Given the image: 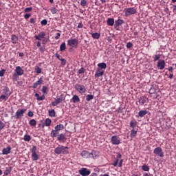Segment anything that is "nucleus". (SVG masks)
I'll return each mask as SVG.
<instances>
[{
	"label": "nucleus",
	"instance_id": "obj_1",
	"mask_svg": "<svg viewBox=\"0 0 176 176\" xmlns=\"http://www.w3.org/2000/svg\"><path fill=\"white\" fill-rule=\"evenodd\" d=\"M54 152L56 155H68V148L64 146H59L54 149Z\"/></svg>",
	"mask_w": 176,
	"mask_h": 176
},
{
	"label": "nucleus",
	"instance_id": "obj_2",
	"mask_svg": "<svg viewBox=\"0 0 176 176\" xmlns=\"http://www.w3.org/2000/svg\"><path fill=\"white\" fill-rule=\"evenodd\" d=\"M126 17L131 16V14H135L137 13V9L135 8H129L124 10Z\"/></svg>",
	"mask_w": 176,
	"mask_h": 176
},
{
	"label": "nucleus",
	"instance_id": "obj_3",
	"mask_svg": "<svg viewBox=\"0 0 176 176\" xmlns=\"http://www.w3.org/2000/svg\"><path fill=\"white\" fill-rule=\"evenodd\" d=\"M75 89L76 91H78L80 94H84V93H86V87H85V85L76 84L75 85Z\"/></svg>",
	"mask_w": 176,
	"mask_h": 176
},
{
	"label": "nucleus",
	"instance_id": "obj_4",
	"mask_svg": "<svg viewBox=\"0 0 176 176\" xmlns=\"http://www.w3.org/2000/svg\"><path fill=\"white\" fill-rule=\"evenodd\" d=\"M79 41L76 38H70L67 41V45L71 47H77Z\"/></svg>",
	"mask_w": 176,
	"mask_h": 176
},
{
	"label": "nucleus",
	"instance_id": "obj_5",
	"mask_svg": "<svg viewBox=\"0 0 176 176\" xmlns=\"http://www.w3.org/2000/svg\"><path fill=\"white\" fill-rule=\"evenodd\" d=\"M25 112H27V109H19L15 113L16 119H19V118H23Z\"/></svg>",
	"mask_w": 176,
	"mask_h": 176
},
{
	"label": "nucleus",
	"instance_id": "obj_6",
	"mask_svg": "<svg viewBox=\"0 0 176 176\" xmlns=\"http://www.w3.org/2000/svg\"><path fill=\"white\" fill-rule=\"evenodd\" d=\"M78 173L82 176H89L90 175L91 171L87 168H82L78 170Z\"/></svg>",
	"mask_w": 176,
	"mask_h": 176
},
{
	"label": "nucleus",
	"instance_id": "obj_7",
	"mask_svg": "<svg viewBox=\"0 0 176 176\" xmlns=\"http://www.w3.org/2000/svg\"><path fill=\"white\" fill-rule=\"evenodd\" d=\"M153 153L157 155V156H160V157H163L164 156V153H163V150L160 147H156Z\"/></svg>",
	"mask_w": 176,
	"mask_h": 176
},
{
	"label": "nucleus",
	"instance_id": "obj_8",
	"mask_svg": "<svg viewBox=\"0 0 176 176\" xmlns=\"http://www.w3.org/2000/svg\"><path fill=\"white\" fill-rule=\"evenodd\" d=\"M111 141L113 145H119V144H120V139L116 135L112 136Z\"/></svg>",
	"mask_w": 176,
	"mask_h": 176
},
{
	"label": "nucleus",
	"instance_id": "obj_9",
	"mask_svg": "<svg viewBox=\"0 0 176 176\" xmlns=\"http://www.w3.org/2000/svg\"><path fill=\"white\" fill-rule=\"evenodd\" d=\"M157 67L158 69H164L166 67V62L164 61V60H159Z\"/></svg>",
	"mask_w": 176,
	"mask_h": 176
},
{
	"label": "nucleus",
	"instance_id": "obj_10",
	"mask_svg": "<svg viewBox=\"0 0 176 176\" xmlns=\"http://www.w3.org/2000/svg\"><path fill=\"white\" fill-rule=\"evenodd\" d=\"M15 72H16L15 74H16L19 76L24 75V70L20 66L16 67Z\"/></svg>",
	"mask_w": 176,
	"mask_h": 176
},
{
	"label": "nucleus",
	"instance_id": "obj_11",
	"mask_svg": "<svg viewBox=\"0 0 176 176\" xmlns=\"http://www.w3.org/2000/svg\"><path fill=\"white\" fill-rule=\"evenodd\" d=\"M98 156H100L98 151H92L91 153H89V158L97 159Z\"/></svg>",
	"mask_w": 176,
	"mask_h": 176
},
{
	"label": "nucleus",
	"instance_id": "obj_12",
	"mask_svg": "<svg viewBox=\"0 0 176 176\" xmlns=\"http://www.w3.org/2000/svg\"><path fill=\"white\" fill-rule=\"evenodd\" d=\"M123 23H124V21L122 19H118L115 21V28L117 31H119V27H120Z\"/></svg>",
	"mask_w": 176,
	"mask_h": 176
},
{
	"label": "nucleus",
	"instance_id": "obj_13",
	"mask_svg": "<svg viewBox=\"0 0 176 176\" xmlns=\"http://www.w3.org/2000/svg\"><path fill=\"white\" fill-rule=\"evenodd\" d=\"M1 94L10 96V90L8 87H3V89L1 90Z\"/></svg>",
	"mask_w": 176,
	"mask_h": 176
},
{
	"label": "nucleus",
	"instance_id": "obj_14",
	"mask_svg": "<svg viewBox=\"0 0 176 176\" xmlns=\"http://www.w3.org/2000/svg\"><path fill=\"white\" fill-rule=\"evenodd\" d=\"M104 72V70H102V69H98L95 74V78H100V76H102Z\"/></svg>",
	"mask_w": 176,
	"mask_h": 176
},
{
	"label": "nucleus",
	"instance_id": "obj_15",
	"mask_svg": "<svg viewBox=\"0 0 176 176\" xmlns=\"http://www.w3.org/2000/svg\"><path fill=\"white\" fill-rule=\"evenodd\" d=\"M35 38L38 41H42L43 43L45 42V33H40L38 35L35 36Z\"/></svg>",
	"mask_w": 176,
	"mask_h": 176
},
{
	"label": "nucleus",
	"instance_id": "obj_16",
	"mask_svg": "<svg viewBox=\"0 0 176 176\" xmlns=\"http://www.w3.org/2000/svg\"><path fill=\"white\" fill-rule=\"evenodd\" d=\"M148 101V98L146 96H141L139 98V104L140 105H144Z\"/></svg>",
	"mask_w": 176,
	"mask_h": 176
},
{
	"label": "nucleus",
	"instance_id": "obj_17",
	"mask_svg": "<svg viewBox=\"0 0 176 176\" xmlns=\"http://www.w3.org/2000/svg\"><path fill=\"white\" fill-rule=\"evenodd\" d=\"M82 157L85 159L90 158V153L87 151H82L80 153Z\"/></svg>",
	"mask_w": 176,
	"mask_h": 176
},
{
	"label": "nucleus",
	"instance_id": "obj_18",
	"mask_svg": "<svg viewBox=\"0 0 176 176\" xmlns=\"http://www.w3.org/2000/svg\"><path fill=\"white\" fill-rule=\"evenodd\" d=\"M12 151V147L8 146L7 148H4L2 150V155H9L10 151Z\"/></svg>",
	"mask_w": 176,
	"mask_h": 176
},
{
	"label": "nucleus",
	"instance_id": "obj_19",
	"mask_svg": "<svg viewBox=\"0 0 176 176\" xmlns=\"http://www.w3.org/2000/svg\"><path fill=\"white\" fill-rule=\"evenodd\" d=\"M98 69H102L105 71L107 69V63H100L98 64Z\"/></svg>",
	"mask_w": 176,
	"mask_h": 176
},
{
	"label": "nucleus",
	"instance_id": "obj_20",
	"mask_svg": "<svg viewBox=\"0 0 176 176\" xmlns=\"http://www.w3.org/2000/svg\"><path fill=\"white\" fill-rule=\"evenodd\" d=\"M42 82H43V80L42 78H40L39 80L34 84L33 89H36L39 85H42Z\"/></svg>",
	"mask_w": 176,
	"mask_h": 176
},
{
	"label": "nucleus",
	"instance_id": "obj_21",
	"mask_svg": "<svg viewBox=\"0 0 176 176\" xmlns=\"http://www.w3.org/2000/svg\"><path fill=\"white\" fill-rule=\"evenodd\" d=\"M65 100V98L64 97V95H60V96L56 99L55 101H56V103L61 104Z\"/></svg>",
	"mask_w": 176,
	"mask_h": 176
},
{
	"label": "nucleus",
	"instance_id": "obj_22",
	"mask_svg": "<svg viewBox=\"0 0 176 176\" xmlns=\"http://www.w3.org/2000/svg\"><path fill=\"white\" fill-rule=\"evenodd\" d=\"M115 24V19L113 18H108L107 19V25L112 27Z\"/></svg>",
	"mask_w": 176,
	"mask_h": 176
},
{
	"label": "nucleus",
	"instance_id": "obj_23",
	"mask_svg": "<svg viewBox=\"0 0 176 176\" xmlns=\"http://www.w3.org/2000/svg\"><path fill=\"white\" fill-rule=\"evenodd\" d=\"M11 41L14 45H16L19 41V38L16 35L13 34L11 36Z\"/></svg>",
	"mask_w": 176,
	"mask_h": 176
},
{
	"label": "nucleus",
	"instance_id": "obj_24",
	"mask_svg": "<svg viewBox=\"0 0 176 176\" xmlns=\"http://www.w3.org/2000/svg\"><path fill=\"white\" fill-rule=\"evenodd\" d=\"M72 101L74 102V104H76V102H79V101H80V99L79 98V96H78V95H74L72 99Z\"/></svg>",
	"mask_w": 176,
	"mask_h": 176
},
{
	"label": "nucleus",
	"instance_id": "obj_25",
	"mask_svg": "<svg viewBox=\"0 0 176 176\" xmlns=\"http://www.w3.org/2000/svg\"><path fill=\"white\" fill-rule=\"evenodd\" d=\"M146 113H148V111L142 110V111H139L138 115L140 118H144V116H145V115H146Z\"/></svg>",
	"mask_w": 176,
	"mask_h": 176
},
{
	"label": "nucleus",
	"instance_id": "obj_26",
	"mask_svg": "<svg viewBox=\"0 0 176 176\" xmlns=\"http://www.w3.org/2000/svg\"><path fill=\"white\" fill-rule=\"evenodd\" d=\"M9 97L10 96L8 95L1 94L0 96V100H2L3 101H8Z\"/></svg>",
	"mask_w": 176,
	"mask_h": 176
},
{
	"label": "nucleus",
	"instance_id": "obj_27",
	"mask_svg": "<svg viewBox=\"0 0 176 176\" xmlns=\"http://www.w3.org/2000/svg\"><path fill=\"white\" fill-rule=\"evenodd\" d=\"M91 36L94 39H100V36H101V34L100 33H93L91 34Z\"/></svg>",
	"mask_w": 176,
	"mask_h": 176
},
{
	"label": "nucleus",
	"instance_id": "obj_28",
	"mask_svg": "<svg viewBox=\"0 0 176 176\" xmlns=\"http://www.w3.org/2000/svg\"><path fill=\"white\" fill-rule=\"evenodd\" d=\"M58 141H63V140H65V135L64 133L59 134L57 137Z\"/></svg>",
	"mask_w": 176,
	"mask_h": 176
},
{
	"label": "nucleus",
	"instance_id": "obj_29",
	"mask_svg": "<svg viewBox=\"0 0 176 176\" xmlns=\"http://www.w3.org/2000/svg\"><path fill=\"white\" fill-rule=\"evenodd\" d=\"M55 129L57 130L58 131H60V130H64V125L63 124L56 125L55 126Z\"/></svg>",
	"mask_w": 176,
	"mask_h": 176
},
{
	"label": "nucleus",
	"instance_id": "obj_30",
	"mask_svg": "<svg viewBox=\"0 0 176 176\" xmlns=\"http://www.w3.org/2000/svg\"><path fill=\"white\" fill-rule=\"evenodd\" d=\"M48 113L49 116H50L51 118H54V116H56V111H54V109L49 110Z\"/></svg>",
	"mask_w": 176,
	"mask_h": 176
},
{
	"label": "nucleus",
	"instance_id": "obj_31",
	"mask_svg": "<svg viewBox=\"0 0 176 176\" xmlns=\"http://www.w3.org/2000/svg\"><path fill=\"white\" fill-rule=\"evenodd\" d=\"M65 49H67V45H65V42H63L60 45V51L64 52V50H65Z\"/></svg>",
	"mask_w": 176,
	"mask_h": 176
},
{
	"label": "nucleus",
	"instance_id": "obj_32",
	"mask_svg": "<svg viewBox=\"0 0 176 176\" xmlns=\"http://www.w3.org/2000/svg\"><path fill=\"white\" fill-rule=\"evenodd\" d=\"M137 135V131L132 129L131 131V138H134V137H135Z\"/></svg>",
	"mask_w": 176,
	"mask_h": 176
},
{
	"label": "nucleus",
	"instance_id": "obj_33",
	"mask_svg": "<svg viewBox=\"0 0 176 176\" xmlns=\"http://www.w3.org/2000/svg\"><path fill=\"white\" fill-rule=\"evenodd\" d=\"M32 160L36 161L38 160V154L36 153H32Z\"/></svg>",
	"mask_w": 176,
	"mask_h": 176
},
{
	"label": "nucleus",
	"instance_id": "obj_34",
	"mask_svg": "<svg viewBox=\"0 0 176 176\" xmlns=\"http://www.w3.org/2000/svg\"><path fill=\"white\" fill-rule=\"evenodd\" d=\"M51 134L52 137H57L58 135V131L57 129L52 130Z\"/></svg>",
	"mask_w": 176,
	"mask_h": 176
},
{
	"label": "nucleus",
	"instance_id": "obj_35",
	"mask_svg": "<svg viewBox=\"0 0 176 176\" xmlns=\"http://www.w3.org/2000/svg\"><path fill=\"white\" fill-rule=\"evenodd\" d=\"M130 127H131L133 129H134L135 127H137V122L135 121H131L130 122Z\"/></svg>",
	"mask_w": 176,
	"mask_h": 176
},
{
	"label": "nucleus",
	"instance_id": "obj_36",
	"mask_svg": "<svg viewBox=\"0 0 176 176\" xmlns=\"http://www.w3.org/2000/svg\"><path fill=\"white\" fill-rule=\"evenodd\" d=\"M19 76L16 73H14L13 75H12V80L14 82H17L19 80Z\"/></svg>",
	"mask_w": 176,
	"mask_h": 176
},
{
	"label": "nucleus",
	"instance_id": "obj_37",
	"mask_svg": "<svg viewBox=\"0 0 176 176\" xmlns=\"http://www.w3.org/2000/svg\"><path fill=\"white\" fill-rule=\"evenodd\" d=\"M149 93L151 94H155V93H156V88H155V87L152 86L151 87V89H149Z\"/></svg>",
	"mask_w": 176,
	"mask_h": 176
},
{
	"label": "nucleus",
	"instance_id": "obj_38",
	"mask_svg": "<svg viewBox=\"0 0 176 176\" xmlns=\"http://www.w3.org/2000/svg\"><path fill=\"white\" fill-rule=\"evenodd\" d=\"M29 124H30V126H36V120H35L34 119L31 120L29 122Z\"/></svg>",
	"mask_w": 176,
	"mask_h": 176
},
{
	"label": "nucleus",
	"instance_id": "obj_39",
	"mask_svg": "<svg viewBox=\"0 0 176 176\" xmlns=\"http://www.w3.org/2000/svg\"><path fill=\"white\" fill-rule=\"evenodd\" d=\"M24 141H31V136L29 135H25L23 138Z\"/></svg>",
	"mask_w": 176,
	"mask_h": 176
},
{
	"label": "nucleus",
	"instance_id": "obj_40",
	"mask_svg": "<svg viewBox=\"0 0 176 176\" xmlns=\"http://www.w3.org/2000/svg\"><path fill=\"white\" fill-rule=\"evenodd\" d=\"M80 5H81V6H82V8H85V6H87V1H86V0H81Z\"/></svg>",
	"mask_w": 176,
	"mask_h": 176
},
{
	"label": "nucleus",
	"instance_id": "obj_41",
	"mask_svg": "<svg viewBox=\"0 0 176 176\" xmlns=\"http://www.w3.org/2000/svg\"><path fill=\"white\" fill-rule=\"evenodd\" d=\"M52 123V120L47 118L45 121V126H50V124Z\"/></svg>",
	"mask_w": 176,
	"mask_h": 176
},
{
	"label": "nucleus",
	"instance_id": "obj_42",
	"mask_svg": "<svg viewBox=\"0 0 176 176\" xmlns=\"http://www.w3.org/2000/svg\"><path fill=\"white\" fill-rule=\"evenodd\" d=\"M93 98H94V96L89 94L87 96L86 100H87V101H91V100H93Z\"/></svg>",
	"mask_w": 176,
	"mask_h": 176
},
{
	"label": "nucleus",
	"instance_id": "obj_43",
	"mask_svg": "<svg viewBox=\"0 0 176 176\" xmlns=\"http://www.w3.org/2000/svg\"><path fill=\"white\" fill-rule=\"evenodd\" d=\"M161 57L160 54H156L154 56H153V58H154L153 61H157Z\"/></svg>",
	"mask_w": 176,
	"mask_h": 176
},
{
	"label": "nucleus",
	"instance_id": "obj_44",
	"mask_svg": "<svg viewBox=\"0 0 176 176\" xmlns=\"http://www.w3.org/2000/svg\"><path fill=\"white\" fill-rule=\"evenodd\" d=\"M6 72V69H2L0 71V77L2 78L3 76H5V73Z\"/></svg>",
	"mask_w": 176,
	"mask_h": 176
},
{
	"label": "nucleus",
	"instance_id": "obj_45",
	"mask_svg": "<svg viewBox=\"0 0 176 176\" xmlns=\"http://www.w3.org/2000/svg\"><path fill=\"white\" fill-rule=\"evenodd\" d=\"M142 169L143 170V171H149V166L146 165H143L142 166Z\"/></svg>",
	"mask_w": 176,
	"mask_h": 176
},
{
	"label": "nucleus",
	"instance_id": "obj_46",
	"mask_svg": "<svg viewBox=\"0 0 176 176\" xmlns=\"http://www.w3.org/2000/svg\"><path fill=\"white\" fill-rule=\"evenodd\" d=\"M57 12H58V10H57V8H51V12L52 13V14H56Z\"/></svg>",
	"mask_w": 176,
	"mask_h": 176
},
{
	"label": "nucleus",
	"instance_id": "obj_47",
	"mask_svg": "<svg viewBox=\"0 0 176 176\" xmlns=\"http://www.w3.org/2000/svg\"><path fill=\"white\" fill-rule=\"evenodd\" d=\"M11 170L9 168H6V170L4 171V175H9V174H10L11 173Z\"/></svg>",
	"mask_w": 176,
	"mask_h": 176
},
{
	"label": "nucleus",
	"instance_id": "obj_48",
	"mask_svg": "<svg viewBox=\"0 0 176 176\" xmlns=\"http://www.w3.org/2000/svg\"><path fill=\"white\" fill-rule=\"evenodd\" d=\"M60 61H61L62 65H65L67 64V60H65L64 58L60 59Z\"/></svg>",
	"mask_w": 176,
	"mask_h": 176
},
{
	"label": "nucleus",
	"instance_id": "obj_49",
	"mask_svg": "<svg viewBox=\"0 0 176 176\" xmlns=\"http://www.w3.org/2000/svg\"><path fill=\"white\" fill-rule=\"evenodd\" d=\"M126 47L127 49H130L131 47H133V43H131V42L127 43Z\"/></svg>",
	"mask_w": 176,
	"mask_h": 176
},
{
	"label": "nucleus",
	"instance_id": "obj_50",
	"mask_svg": "<svg viewBox=\"0 0 176 176\" xmlns=\"http://www.w3.org/2000/svg\"><path fill=\"white\" fill-rule=\"evenodd\" d=\"M118 163H119V160H116L112 164V165L114 166V167H116V166H118Z\"/></svg>",
	"mask_w": 176,
	"mask_h": 176
},
{
	"label": "nucleus",
	"instance_id": "obj_51",
	"mask_svg": "<svg viewBox=\"0 0 176 176\" xmlns=\"http://www.w3.org/2000/svg\"><path fill=\"white\" fill-rule=\"evenodd\" d=\"M31 10H32V7L26 8L25 9V13H28V12H31Z\"/></svg>",
	"mask_w": 176,
	"mask_h": 176
},
{
	"label": "nucleus",
	"instance_id": "obj_52",
	"mask_svg": "<svg viewBox=\"0 0 176 176\" xmlns=\"http://www.w3.org/2000/svg\"><path fill=\"white\" fill-rule=\"evenodd\" d=\"M32 153H36V146H33L32 148Z\"/></svg>",
	"mask_w": 176,
	"mask_h": 176
},
{
	"label": "nucleus",
	"instance_id": "obj_53",
	"mask_svg": "<svg viewBox=\"0 0 176 176\" xmlns=\"http://www.w3.org/2000/svg\"><path fill=\"white\" fill-rule=\"evenodd\" d=\"M5 127V124L2 122L0 120V130H2Z\"/></svg>",
	"mask_w": 176,
	"mask_h": 176
},
{
	"label": "nucleus",
	"instance_id": "obj_54",
	"mask_svg": "<svg viewBox=\"0 0 176 176\" xmlns=\"http://www.w3.org/2000/svg\"><path fill=\"white\" fill-rule=\"evenodd\" d=\"M35 71L37 74H41V72H42V70L41 69V68L38 67L35 68Z\"/></svg>",
	"mask_w": 176,
	"mask_h": 176
},
{
	"label": "nucleus",
	"instance_id": "obj_55",
	"mask_svg": "<svg viewBox=\"0 0 176 176\" xmlns=\"http://www.w3.org/2000/svg\"><path fill=\"white\" fill-rule=\"evenodd\" d=\"M78 74H85V68L81 67V68L78 70Z\"/></svg>",
	"mask_w": 176,
	"mask_h": 176
},
{
	"label": "nucleus",
	"instance_id": "obj_56",
	"mask_svg": "<svg viewBox=\"0 0 176 176\" xmlns=\"http://www.w3.org/2000/svg\"><path fill=\"white\" fill-rule=\"evenodd\" d=\"M60 36H61V34L60 33H56V36H55V39L56 41L60 39Z\"/></svg>",
	"mask_w": 176,
	"mask_h": 176
},
{
	"label": "nucleus",
	"instance_id": "obj_57",
	"mask_svg": "<svg viewBox=\"0 0 176 176\" xmlns=\"http://www.w3.org/2000/svg\"><path fill=\"white\" fill-rule=\"evenodd\" d=\"M28 116L30 117V118H32V116H34V113L32 111H29L28 113Z\"/></svg>",
	"mask_w": 176,
	"mask_h": 176
},
{
	"label": "nucleus",
	"instance_id": "obj_58",
	"mask_svg": "<svg viewBox=\"0 0 176 176\" xmlns=\"http://www.w3.org/2000/svg\"><path fill=\"white\" fill-rule=\"evenodd\" d=\"M121 157H122V154H120V153H118L117 154V156H116V160H119Z\"/></svg>",
	"mask_w": 176,
	"mask_h": 176
},
{
	"label": "nucleus",
	"instance_id": "obj_59",
	"mask_svg": "<svg viewBox=\"0 0 176 176\" xmlns=\"http://www.w3.org/2000/svg\"><path fill=\"white\" fill-rule=\"evenodd\" d=\"M37 100H38V101H43V100H45V97H43V96H38Z\"/></svg>",
	"mask_w": 176,
	"mask_h": 176
},
{
	"label": "nucleus",
	"instance_id": "obj_60",
	"mask_svg": "<svg viewBox=\"0 0 176 176\" xmlns=\"http://www.w3.org/2000/svg\"><path fill=\"white\" fill-rule=\"evenodd\" d=\"M30 17H31V14H25L24 15V18L25 19H30Z\"/></svg>",
	"mask_w": 176,
	"mask_h": 176
},
{
	"label": "nucleus",
	"instance_id": "obj_61",
	"mask_svg": "<svg viewBox=\"0 0 176 176\" xmlns=\"http://www.w3.org/2000/svg\"><path fill=\"white\" fill-rule=\"evenodd\" d=\"M52 107H56V105H58V103L55 100L54 102H52Z\"/></svg>",
	"mask_w": 176,
	"mask_h": 176
},
{
	"label": "nucleus",
	"instance_id": "obj_62",
	"mask_svg": "<svg viewBox=\"0 0 176 176\" xmlns=\"http://www.w3.org/2000/svg\"><path fill=\"white\" fill-rule=\"evenodd\" d=\"M123 163V160H121L118 164V167H122V164Z\"/></svg>",
	"mask_w": 176,
	"mask_h": 176
},
{
	"label": "nucleus",
	"instance_id": "obj_63",
	"mask_svg": "<svg viewBox=\"0 0 176 176\" xmlns=\"http://www.w3.org/2000/svg\"><path fill=\"white\" fill-rule=\"evenodd\" d=\"M30 23H31L32 24H34V23H35V19H34V18H31V19H30Z\"/></svg>",
	"mask_w": 176,
	"mask_h": 176
},
{
	"label": "nucleus",
	"instance_id": "obj_64",
	"mask_svg": "<svg viewBox=\"0 0 176 176\" xmlns=\"http://www.w3.org/2000/svg\"><path fill=\"white\" fill-rule=\"evenodd\" d=\"M89 176H98V175H97L96 173H93Z\"/></svg>",
	"mask_w": 176,
	"mask_h": 176
}]
</instances>
